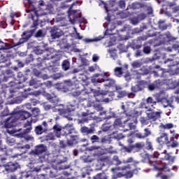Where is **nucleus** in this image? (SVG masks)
Instances as JSON below:
<instances>
[{
  "mask_svg": "<svg viewBox=\"0 0 179 179\" xmlns=\"http://www.w3.org/2000/svg\"><path fill=\"white\" fill-rule=\"evenodd\" d=\"M31 112L33 115H34L35 117H37V115H40V108H34V109H32Z\"/></svg>",
  "mask_w": 179,
  "mask_h": 179,
  "instance_id": "40",
  "label": "nucleus"
},
{
  "mask_svg": "<svg viewBox=\"0 0 179 179\" xmlns=\"http://www.w3.org/2000/svg\"><path fill=\"white\" fill-rule=\"evenodd\" d=\"M123 163H124V164H127V163H134V157H129L126 160H124Z\"/></svg>",
  "mask_w": 179,
  "mask_h": 179,
  "instance_id": "55",
  "label": "nucleus"
},
{
  "mask_svg": "<svg viewBox=\"0 0 179 179\" xmlns=\"http://www.w3.org/2000/svg\"><path fill=\"white\" fill-rule=\"evenodd\" d=\"M170 155L166 153V150L164 152H162L158 155V158L161 159L162 160H170Z\"/></svg>",
  "mask_w": 179,
  "mask_h": 179,
  "instance_id": "24",
  "label": "nucleus"
},
{
  "mask_svg": "<svg viewBox=\"0 0 179 179\" xmlns=\"http://www.w3.org/2000/svg\"><path fill=\"white\" fill-rule=\"evenodd\" d=\"M144 137L145 138H148V136H150V135H152V131H150V129H144Z\"/></svg>",
  "mask_w": 179,
  "mask_h": 179,
  "instance_id": "44",
  "label": "nucleus"
},
{
  "mask_svg": "<svg viewBox=\"0 0 179 179\" xmlns=\"http://www.w3.org/2000/svg\"><path fill=\"white\" fill-rule=\"evenodd\" d=\"M157 141L159 145H169V143H170L169 135L166 133H162L160 136L157 138Z\"/></svg>",
  "mask_w": 179,
  "mask_h": 179,
  "instance_id": "7",
  "label": "nucleus"
},
{
  "mask_svg": "<svg viewBox=\"0 0 179 179\" xmlns=\"http://www.w3.org/2000/svg\"><path fill=\"white\" fill-rule=\"evenodd\" d=\"M136 137H137L138 139H145V136L142 133H137L136 134Z\"/></svg>",
  "mask_w": 179,
  "mask_h": 179,
  "instance_id": "59",
  "label": "nucleus"
},
{
  "mask_svg": "<svg viewBox=\"0 0 179 179\" xmlns=\"http://www.w3.org/2000/svg\"><path fill=\"white\" fill-rule=\"evenodd\" d=\"M146 103L147 104H152V107H153V106H156V104L157 103V102L153 100V98L150 96L146 99Z\"/></svg>",
  "mask_w": 179,
  "mask_h": 179,
  "instance_id": "34",
  "label": "nucleus"
},
{
  "mask_svg": "<svg viewBox=\"0 0 179 179\" xmlns=\"http://www.w3.org/2000/svg\"><path fill=\"white\" fill-rule=\"evenodd\" d=\"M100 74H95V77H93L91 80L92 83L96 85V83H103L104 82V78H99Z\"/></svg>",
  "mask_w": 179,
  "mask_h": 179,
  "instance_id": "19",
  "label": "nucleus"
},
{
  "mask_svg": "<svg viewBox=\"0 0 179 179\" xmlns=\"http://www.w3.org/2000/svg\"><path fill=\"white\" fill-rule=\"evenodd\" d=\"M50 34L53 39L59 38L62 36V31L57 27H52L50 30Z\"/></svg>",
  "mask_w": 179,
  "mask_h": 179,
  "instance_id": "9",
  "label": "nucleus"
},
{
  "mask_svg": "<svg viewBox=\"0 0 179 179\" xmlns=\"http://www.w3.org/2000/svg\"><path fill=\"white\" fill-rule=\"evenodd\" d=\"M44 131H45V129H43L41 125L37 126L35 129V132L37 135H41Z\"/></svg>",
  "mask_w": 179,
  "mask_h": 179,
  "instance_id": "29",
  "label": "nucleus"
},
{
  "mask_svg": "<svg viewBox=\"0 0 179 179\" xmlns=\"http://www.w3.org/2000/svg\"><path fill=\"white\" fill-rule=\"evenodd\" d=\"M59 146L62 149H65V148H66L68 146V144H67V143H66L64 141H59Z\"/></svg>",
  "mask_w": 179,
  "mask_h": 179,
  "instance_id": "51",
  "label": "nucleus"
},
{
  "mask_svg": "<svg viewBox=\"0 0 179 179\" xmlns=\"http://www.w3.org/2000/svg\"><path fill=\"white\" fill-rule=\"evenodd\" d=\"M108 52L110 53L111 58H113V59H115L117 58V53H115L114 50H108Z\"/></svg>",
  "mask_w": 179,
  "mask_h": 179,
  "instance_id": "46",
  "label": "nucleus"
},
{
  "mask_svg": "<svg viewBox=\"0 0 179 179\" xmlns=\"http://www.w3.org/2000/svg\"><path fill=\"white\" fill-rule=\"evenodd\" d=\"M24 138L25 141H34V137L29 135L24 136Z\"/></svg>",
  "mask_w": 179,
  "mask_h": 179,
  "instance_id": "61",
  "label": "nucleus"
},
{
  "mask_svg": "<svg viewBox=\"0 0 179 179\" xmlns=\"http://www.w3.org/2000/svg\"><path fill=\"white\" fill-rule=\"evenodd\" d=\"M66 162V159L64 161L61 160L60 162H57V166L55 168L53 171H50V176L52 178L57 177L58 175L57 174V170H65L66 169H69V166L68 165H61L62 163H65Z\"/></svg>",
  "mask_w": 179,
  "mask_h": 179,
  "instance_id": "3",
  "label": "nucleus"
},
{
  "mask_svg": "<svg viewBox=\"0 0 179 179\" xmlns=\"http://www.w3.org/2000/svg\"><path fill=\"white\" fill-rule=\"evenodd\" d=\"M141 65L142 64L141 62H139V61H134L131 63V66L134 68H141Z\"/></svg>",
  "mask_w": 179,
  "mask_h": 179,
  "instance_id": "42",
  "label": "nucleus"
},
{
  "mask_svg": "<svg viewBox=\"0 0 179 179\" xmlns=\"http://www.w3.org/2000/svg\"><path fill=\"white\" fill-rule=\"evenodd\" d=\"M10 48V46H9V44L5 43L0 41V50H9Z\"/></svg>",
  "mask_w": 179,
  "mask_h": 179,
  "instance_id": "31",
  "label": "nucleus"
},
{
  "mask_svg": "<svg viewBox=\"0 0 179 179\" xmlns=\"http://www.w3.org/2000/svg\"><path fill=\"white\" fill-rule=\"evenodd\" d=\"M146 148L148 150H153V145H152V142H150L149 139H147Z\"/></svg>",
  "mask_w": 179,
  "mask_h": 179,
  "instance_id": "41",
  "label": "nucleus"
},
{
  "mask_svg": "<svg viewBox=\"0 0 179 179\" xmlns=\"http://www.w3.org/2000/svg\"><path fill=\"white\" fill-rule=\"evenodd\" d=\"M99 136H97L96 135H94L91 137V141L92 143H94V142H99Z\"/></svg>",
  "mask_w": 179,
  "mask_h": 179,
  "instance_id": "52",
  "label": "nucleus"
},
{
  "mask_svg": "<svg viewBox=\"0 0 179 179\" xmlns=\"http://www.w3.org/2000/svg\"><path fill=\"white\" fill-rule=\"evenodd\" d=\"M150 164H152L153 166H156V160H157V157L155 155H150L148 157Z\"/></svg>",
  "mask_w": 179,
  "mask_h": 179,
  "instance_id": "25",
  "label": "nucleus"
},
{
  "mask_svg": "<svg viewBox=\"0 0 179 179\" xmlns=\"http://www.w3.org/2000/svg\"><path fill=\"white\" fill-rule=\"evenodd\" d=\"M100 39L96 38L94 39L85 38L83 39L84 43H93V41H99Z\"/></svg>",
  "mask_w": 179,
  "mask_h": 179,
  "instance_id": "47",
  "label": "nucleus"
},
{
  "mask_svg": "<svg viewBox=\"0 0 179 179\" xmlns=\"http://www.w3.org/2000/svg\"><path fill=\"white\" fill-rule=\"evenodd\" d=\"M10 86L15 87V89H22L23 84L19 80H15L14 82H10Z\"/></svg>",
  "mask_w": 179,
  "mask_h": 179,
  "instance_id": "18",
  "label": "nucleus"
},
{
  "mask_svg": "<svg viewBox=\"0 0 179 179\" xmlns=\"http://www.w3.org/2000/svg\"><path fill=\"white\" fill-rule=\"evenodd\" d=\"M166 145H168V148H177V146H178V143L176 141L172 142L169 141V143Z\"/></svg>",
  "mask_w": 179,
  "mask_h": 179,
  "instance_id": "39",
  "label": "nucleus"
},
{
  "mask_svg": "<svg viewBox=\"0 0 179 179\" xmlns=\"http://www.w3.org/2000/svg\"><path fill=\"white\" fill-rule=\"evenodd\" d=\"M22 36H25V37L20 38L17 43H14V47H17V45L24 44V43H26V41L31 37V35L27 34V32H24Z\"/></svg>",
  "mask_w": 179,
  "mask_h": 179,
  "instance_id": "10",
  "label": "nucleus"
},
{
  "mask_svg": "<svg viewBox=\"0 0 179 179\" xmlns=\"http://www.w3.org/2000/svg\"><path fill=\"white\" fill-rule=\"evenodd\" d=\"M131 8L133 9H139L140 8H143V4L141 3H134L131 5Z\"/></svg>",
  "mask_w": 179,
  "mask_h": 179,
  "instance_id": "36",
  "label": "nucleus"
},
{
  "mask_svg": "<svg viewBox=\"0 0 179 179\" xmlns=\"http://www.w3.org/2000/svg\"><path fill=\"white\" fill-rule=\"evenodd\" d=\"M1 170L3 173H5V171L7 173H12L17 170V165L13 162H9L6 165L0 166V171Z\"/></svg>",
  "mask_w": 179,
  "mask_h": 179,
  "instance_id": "4",
  "label": "nucleus"
},
{
  "mask_svg": "<svg viewBox=\"0 0 179 179\" xmlns=\"http://www.w3.org/2000/svg\"><path fill=\"white\" fill-rule=\"evenodd\" d=\"M90 150L94 151L96 156H100L103 155V149L100 147L92 146L90 148Z\"/></svg>",
  "mask_w": 179,
  "mask_h": 179,
  "instance_id": "17",
  "label": "nucleus"
},
{
  "mask_svg": "<svg viewBox=\"0 0 179 179\" xmlns=\"http://www.w3.org/2000/svg\"><path fill=\"white\" fill-rule=\"evenodd\" d=\"M127 169H129V166H124V167H117L115 169L113 168L112 171H125Z\"/></svg>",
  "mask_w": 179,
  "mask_h": 179,
  "instance_id": "37",
  "label": "nucleus"
},
{
  "mask_svg": "<svg viewBox=\"0 0 179 179\" xmlns=\"http://www.w3.org/2000/svg\"><path fill=\"white\" fill-rule=\"evenodd\" d=\"M107 83L104 84L105 87H114L115 86V80L109 78L106 80Z\"/></svg>",
  "mask_w": 179,
  "mask_h": 179,
  "instance_id": "23",
  "label": "nucleus"
},
{
  "mask_svg": "<svg viewBox=\"0 0 179 179\" xmlns=\"http://www.w3.org/2000/svg\"><path fill=\"white\" fill-rule=\"evenodd\" d=\"M66 143H67V146H70L71 148V146H73V145H75L74 141H73L71 138L67 139Z\"/></svg>",
  "mask_w": 179,
  "mask_h": 179,
  "instance_id": "57",
  "label": "nucleus"
},
{
  "mask_svg": "<svg viewBox=\"0 0 179 179\" xmlns=\"http://www.w3.org/2000/svg\"><path fill=\"white\" fill-rule=\"evenodd\" d=\"M94 97H95L96 100H97V99H103L104 95L100 93V91H95L94 92Z\"/></svg>",
  "mask_w": 179,
  "mask_h": 179,
  "instance_id": "33",
  "label": "nucleus"
},
{
  "mask_svg": "<svg viewBox=\"0 0 179 179\" xmlns=\"http://www.w3.org/2000/svg\"><path fill=\"white\" fill-rule=\"evenodd\" d=\"M113 129H115L117 131V129H120V128H127L126 129H124L123 131L127 132V131H131V129H135V125H134V123L129 122L128 120L125 121L124 124H122V122H121L120 119H116L114 122L113 125H112Z\"/></svg>",
  "mask_w": 179,
  "mask_h": 179,
  "instance_id": "2",
  "label": "nucleus"
},
{
  "mask_svg": "<svg viewBox=\"0 0 179 179\" xmlns=\"http://www.w3.org/2000/svg\"><path fill=\"white\" fill-rule=\"evenodd\" d=\"M143 89H145V85L143 82H139L135 86L131 87V91H133L134 93L141 92V90H143Z\"/></svg>",
  "mask_w": 179,
  "mask_h": 179,
  "instance_id": "12",
  "label": "nucleus"
},
{
  "mask_svg": "<svg viewBox=\"0 0 179 179\" xmlns=\"http://www.w3.org/2000/svg\"><path fill=\"white\" fill-rule=\"evenodd\" d=\"M30 117H31L30 113L26 110H21L6 119L4 124V128H12V127H13V122H16L17 120L23 121L27 120V118H30Z\"/></svg>",
  "mask_w": 179,
  "mask_h": 179,
  "instance_id": "1",
  "label": "nucleus"
},
{
  "mask_svg": "<svg viewBox=\"0 0 179 179\" xmlns=\"http://www.w3.org/2000/svg\"><path fill=\"white\" fill-rule=\"evenodd\" d=\"M119 6L121 8V9H125V1L122 0L120 1Z\"/></svg>",
  "mask_w": 179,
  "mask_h": 179,
  "instance_id": "54",
  "label": "nucleus"
},
{
  "mask_svg": "<svg viewBox=\"0 0 179 179\" xmlns=\"http://www.w3.org/2000/svg\"><path fill=\"white\" fill-rule=\"evenodd\" d=\"M113 129H114L113 126H111L108 124H103V126H102V130L104 132H107V131H111Z\"/></svg>",
  "mask_w": 179,
  "mask_h": 179,
  "instance_id": "30",
  "label": "nucleus"
},
{
  "mask_svg": "<svg viewBox=\"0 0 179 179\" xmlns=\"http://www.w3.org/2000/svg\"><path fill=\"white\" fill-rule=\"evenodd\" d=\"M82 134H85L86 135H90L94 134V127L89 128L87 127H83L80 129Z\"/></svg>",
  "mask_w": 179,
  "mask_h": 179,
  "instance_id": "14",
  "label": "nucleus"
},
{
  "mask_svg": "<svg viewBox=\"0 0 179 179\" xmlns=\"http://www.w3.org/2000/svg\"><path fill=\"white\" fill-rule=\"evenodd\" d=\"M47 150V148L44 146V145H37L35 148V150L33 151L34 155H41L42 153H44Z\"/></svg>",
  "mask_w": 179,
  "mask_h": 179,
  "instance_id": "11",
  "label": "nucleus"
},
{
  "mask_svg": "<svg viewBox=\"0 0 179 179\" xmlns=\"http://www.w3.org/2000/svg\"><path fill=\"white\" fill-rule=\"evenodd\" d=\"M162 112H152L148 115V118L152 120V121H156L158 118H160Z\"/></svg>",
  "mask_w": 179,
  "mask_h": 179,
  "instance_id": "15",
  "label": "nucleus"
},
{
  "mask_svg": "<svg viewBox=\"0 0 179 179\" xmlns=\"http://www.w3.org/2000/svg\"><path fill=\"white\" fill-rule=\"evenodd\" d=\"M36 85H37V81L36 80H31L29 81V86H34L35 89H37V87H38V86H37Z\"/></svg>",
  "mask_w": 179,
  "mask_h": 179,
  "instance_id": "48",
  "label": "nucleus"
},
{
  "mask_svg": "<svg viewBox=\"0 0 179 179\" xmlns=\"http://www.w3.org/2000/svg\"><path fill=\"white\" fill-rule=\"evenodd\" d=\"M135 146L136 148H138V149H142V148H143V146H145V143H143V142L137 143H136Z\"/></svg>",
  "mask_w": 179,
  "mask_h": 179,
  "instance_id": "56",
  "label": "nucleus"
},
{
  "mask_svg": "<svg viewBox=\"0 0 179 179\" xmlns=\"http://www.w3.org/2000/svg\"><path fill=\"white\" fill-rule=\"evenodd\" d=\"M69 17V20L73 23L75 20H78L79 17H82V13L78 10H71Z\"/></svg>",
  "mask_w": 179,
  "mask_h": 179,
  "instance_id": "5",
  "label": "nucleus"
},
{
  "mask_svg": "<svg viewBox=\"0 0 179 179\" xmlns=\"http://www.w3.org/2000/svg\"><path fill=\"white\" fill-rule=\"evenodd\" d=\"M159 29L160 30H166L167 29V24H166V21L160 20L158 22Z\"/></svg>",
  "mask_w": 179,
  "mask_h": 179,
  "instance_id": "26",
  "label": "nucleus"
},
{
  "mask_svg": "<svg viewBox=\"0 0 179 179\" xmlns=\"http://www.w3.org/2000/svg\"><path fill=\"white\" fill-rule=\"evenodd\" d=\"M37 26H38V21L35 20L33 22V26L31 27V29H34L32 33L34 32V30H37Z\"/></svg>",
  "mask_w": 179,
  "mask_h": 179,
  "instance_id": "49",
  "label": "nucleus"
},
{
  "mask_svg": "<svg viewBox=\"0 0 179 179\" xmlns=\"http://www.w3.org/2000/svg\"><path fill=\"white\" fill-rule=\"evenodd\" d=\"M72 85V82L71 81H66L64 83V87H71V86Z\"/></svg>",
  "mask_w": 179,
  "mask_h": 179,
  "instance_id": "62",
  "label": "nucleus"
},
{
  "mask_svg": "<svg viewBox=\"0 0 179 179\" xmlns=\"http://www.w3.org/2000/svg\"><path fill=\"white\" fill-rule=\"evenodd\" d=\"M53 129L57 138H59V136H61V131H62V127H61V126H59V124H55L53 127Z\"/></svg>",
  "mask_w": 179,
  "mask_h": 179,
  "instance_id": "22",
  "label": "nucleus"
},
{
  "mask_svg": "<svg viewBox=\"0 0 179 179\" xmlns=\"http://www.w3.org/2000/svg\"><path fill=\"white\" fill-rule=\"evenodd\" d=\"M62 69H64V71H68V69H69V68L71 66V64L69 63V61L64 60L62 62Z\"/></svg>",
  "mask_w": 179,
  "mask_h": 179,
  "instance_id": "27",
  "label": "nucleus"
},
{
  "mask_svg": "<svg viewBox=\"0 0 179 179\" xmlns=\"http://www.w3.org/2000/svg\"><path fill=\"white\" fill-rule=\"evenodd\" d=\"M70 139L73 141V142H76V141H78V139H79L78 136L76 135H70Z\"/></svg>",
  "mask_w": 179,
  "mask_h": 179,
  "instance_id": "58",
  "label": "nucleus"
},
{
  "mask_svg": "<svg viewBox=\"0 0 179 179\" xmlns=\"http://www.w3.org/2000/svg\"><path fill=\"white\" fill-rule=\"evenodd\" d=\"M156 83H157V81L155 82L154 83L152 84H150L148 85V89L150 90H155L157 87V85H156Z\"/></svg>",
  "mask_w": 179,
  "mask_h": 179,
  "instance_id": "45",
  "label": "nucleus"
},
{
  "mask_svg": "<svg viewBox=\"0 0 179 179\" xmlns=\"http://www.w3.org/2000/svg\"><path fill=\"white\" fill-rule=\"evenodd\" d=\"M47 99L50 101V103H58V101H59V99L57 95H55V94H48Z\"/></svg>",
  "mask_w": 179,
  "mask_h": 179,
  "instance_id": "16",
  "label": "nucleus"
},
{
  "mask_svg": "<svg viewBox=\"0 0 179 179\" xmlns=\"http://www.w3.org/2000/svg\"><path fill=\"white\" fill-rule=\"evenodd\" d=\"M31 122H36V121H33V119H31L30 120H28L24 125V128H27L25 130L27 134H29V132H30L32 129Z\"/></svg>",
  "mask_w": 179,
  "mask_h": 179,
  "instance_id": "20",
  "label": "nucleus"
},
{
  "mask_svg": "<svg viewBox=\"0 0 179 179\" xmlns=\"http://www.w3.org/2000/svg\"><path fill=\"white\" fill-rule=\"evenodd\" d=\"M6 142L8 145H10L12 146V145L15 144V138L12 137H7Z\"/></svg>",
  "mask_w": 179,
  "mask_h": 179,
  "instance_id": "38",
  "label": "nucleus"
},
{
  "mask_svg": "<svg viewBox=\"0 0 179 179\" xmlns=\"http://www.w3.org/2000/svg\"><path fill=\"white\" fill-rule=\"evenodd\" d=\"M34 171H36V173H38V172L41 171V168H40V167L34 168V170L31 173H27V175L24 176V177L25 178H30L31 179L34 178H33V173H34Z\"/></svg>",
  "mask_w": 179,
  "mask_h": 179,
  "instance_id": "21",
  "label": "nucleus"
},
{
  "mask_svg": "<svg viewBox=\"0 0 179 179\" xmlns=\"http://www.w3.org/2000/svg\"><path fill=\"white\" fill-rule=\"evenodd\" d=\"M173 127H174V124H173V123H168L166 124L162 125V128L164 129H171V128H173Z\"/></svg>",
  "mask_w": 179,
  "mask_h": 179,
  "instance_id": "43",
  "label": "nucleus"
},
{
  "mask_svg": "<svg viewBox=\"0 0 179 179\" xmlns=\"http://www.w3.org/2000/svg\"><path fill=\"white\" fill-rule=\"evenodd\" d=\"M131 22L132 24H138V23H139V20H138V18H132L131 20Z\"/></svg>",
  "mask_w": 179,
  "mask_h": 179,
  "instance_id": "64",
  "label": "nucleus"
},
{
  "mask_svg": "<svg viewBox=\"0 0 179 179\" xmlns=\"http://www.w3.org/2000/svg\"><path fill=\"white\" fill-rule=\"evenodd\" d=\"M43 52H44V50L40 48H37L36 50H35V53L37 54L38 55L43 54Z\"/></svg>",
  "mask_w": 179,
  "mask_h": 179,
  "instance_id": "63",
  "label": "nucleus"
},
{
  "mask_svg": "<svg viewBox=\"0 0 179 179\" xmlns=\"http://www.w3.org/2000/svg\"><path fill=\"white\" fill-rule=\"evenodd\" d=\"M151 51H152V49H150V46L146 45H143V52H144V54L149 55L150 54Z\"/></svg>",
  "mask_w": 179,
  "mask_h": 179,
  "instance_id": "32",
  "label": "nucleus"
},
{
  "mask_svg": "<svg viewBox=\"0 0 179 179\" xmlns=\"http://www.w3.org/2000/svg\"><path fill=\"white\" fill-rule=\"evenodd\" d=\"M157 170H164V171H170V164H165L163 167H155Z\"/></svg>",
  "mask_w": 179,
  "mask_h": 179,
  "instance_id": "35",
  "label": "nucleus"
},
{
  "mask_svg": "<svg viewBox=\"0 0 179 179\" xmlns=\"http://www.w3.org/2000/svg\"><path fill=\"white\" fill-rule=\"evenodd\" d=\"M96 101H98L99 103H108V99H103V98H101V99H99V98H96Z\"/></svg>",
  "mask_w": 179,
  "mask_h": 179,
  "instance_id": "53",
  "label": "nucleus"
},
{
  "mask_svg": "<svg viewBox=\"0 0 179 179\" xmlns=\"http://www.w3.org/2000/svg\"><path fill=\"white\" fill-rule=\"evenodd\" d=\"M99 59H100V57H99V55H93V56H92L93 62H97V61H99Z\"/></svg>",
  "mask_w": 179,
  "mask_h": 179,
  "instance_id": "60",
  "label": "nucleus"
},
{
  "mask_svg": "<svg viewBox=\"0 0 179 179\" xmlns=\"http://www.w3.org/2000/svg\"><path fill=\"white\" fill-rule=\"evenodd\" d=\"M63 131H64L65 135H71V134H73L75 132V128H73V125L72 124H67L64 129Z\"/></svg>",
  "mask_w": 179,
  "mask_h": 179,
  "instance_id": "13",
  "label": "nucleus"
},
{
  "mask_svg": "<svg viewBox=\"0 0 179 179\" xmlns=\"http://www.w3.org/2000/svg\"><path fill=\"white\" fill-rule=\"evenodd\" d=\"M157 103H161L164 108H171V110H174V106L171 104V102H170V100L167 99V98L157 99Z\"/></svg>",
  "mask_w": 179,
  "mask_h": 179,
  "instance_id": "6",
  "label": "nucleus"
},
{
  "mask_svg": "<svg viewBox=\"0 0 179 179\" xmlns=\"http://www.w3.org/2000/svg\"><path fill=\"white\" fill-rule=\"evenodd\" d=\"M115 76H117L118 78H121L122 75V68L121 67H116L115 69Z\"/></svg>",
  "mask_w": 179,
  "mask_h": 179,
  "instance_id": "28",
  "label": "nucleus"
},
{
  "mask_svg": "<svg viewBox=\"0 0 179 179\" xmlns=\"http://www.w3.org/2000/svg\"><path fill=\"white\" fill-rule=\"evenodd\" d=\"M160 38H163L164 41H166L167 43H169L170 41H176V40H177L178 37L173 36L169 31H168L164 35H161Z\"/></svg>",
  "mask_w": 179,
  "mask_h": 179,
  "instance_id": "8",
  "label": "nucleus"
},
{
  "mask_svg": "<svg viewBox=\"0 0 179 179\" xmlns=\"http://www.w3.org/2000/svg\"><path fill=\"white\" fill-rule=\"evenodd\" d=\"M124 176L126 178H132L134 176V173L132 171H127L126 173H124Z\"/></svg>",
  "mask_w": 179,
  "mask_h": 179,
  "instance_id": "50",
  "label": "nucleus"
}]
</instances>
